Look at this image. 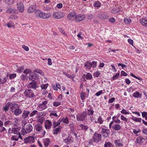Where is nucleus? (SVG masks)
I'll use <instances>...</instances> for the list:
<instances>
[{"label": "nucleus", "instance_id": "69168bd1", "mask_svg": "<svg viewBox=\"0 0 147 147\" xmlns=\"http://www.w3.org/2000/svg\"><path fill=\"white\" fill-rule=\"evenodd\" d=\"M22 48L26 51H28L29 50V48L27 46L23 45H22Z\"/></svg>", "mask_w": 147, "mask_h": 147}, {"label": "nucleus", "instance_id": "412c9836", "mask_svg": "<svg viewBox=\"0 0 147 147\" xmlns=\"http://www.w3.org/2000/svg\"><path fill=\"white\" fill-rule=\"evenodd\" d=\"M43 141L45 147H48L50 142L49 139L48 138L45 139Z\"/></svg>", "mask_w": 147, "mask_h": 147}, {"label": "nucleus", "instance_id": "13d9d810", "mask_svg": "<svg viewBox=\"0 0 147 147\" xmlns=\"http://www.w3.org/2000/svg\"><path fill=\"white\" fill-rule=\"evenodd\" d=\"M44 120V117H42L39 118L38 120V122L40 123V124H41L42 123Z\"/></svg>", "mask_w": 147, "mask_h": 147}, {"label": "nucleus", "instance_id": "a878e982", "mask_svg": "<svg viewBox=\"0 0 147 147\" xmlns=\"http://www.w3.org/2000/svg\"><path fill=\"white\" fill-rule=\"evenodd\" d=\"M17 6L18 9H24V5L22 2L18 3L17 4Z\"/></svg>", "mask_w": 147, "mask_h": 147}, {"label": "nucleus", "instance_id": "c756f323", "mask_svg": "<svg viewBox=\"0 0 147 147\" xmlns=\"http://www.w3.org/2000/svg\"><path fill=\"white\" fill-rule=\"evenodd\" d=\"M84 66L86 67V68L87 69H90L91 67V63L90 61H87L84 63Z\"/></svg>", "mask_w": 147, "mask_h": 147}, {"label": "nucleus", "instance_id": "8fccbe9b", "mask_svg": "<svg viewBox=\"0 0 147 147\" xmlns=\"http://www.w3.org/2000/svg\"><path fill=\"white\" fill-rule=\"evenodd\" d=\"M61 105V102H54L53 103V105L55 107H57Z\"/></svg>", "mask_w": 147, "mask_h": 147}, {"label": "nucleus", "instance_id": "58836bf2", "mask_svg": "<svg viewBox=\"0 0 147 147\" xmlns=\"http://www.w3.org/2000/svg\"><path fill=\"white\" fill-rule=\"evenodd\" d=\"M91 63V67L93 68H96V66L97 62L96 61H93Z\"/></svg>", "mask_w": 147, "mask_h": 147}, {"label": "nucleus", "instance_id": "4be33fe9", "mask_svg": "<svg viewBox=\"0 0 147 147\" xmlns=\"http://www.w3.org/2000/svg\"><path fill=\"white\" fill-rule=\"evenodd\" d=\"M20 129L19 127L17 128H12L11 131L12 133H13L15 134H19V131H20Z\"/></svg>", "mask_w": 147, "mask_h": 147}, {"label": "nucleus", "instance_id": "052dcab7", "mask_svg": "<svg viewBox=\"0 0 147 147\" xmlns=\"http://www.w3.org/2000/svg\"><path fill=\"white\" fill-rule=\"evenodd\" d=\"M120 75V73H118L116 74L113 76V80H114L116 79V78H117Z\"/></svg>", "mask_w": 147, "mask_h": 147}, {"label": "nucleus", "instance_id": "5701e85b", "mask_svg": "<svg viewBox=\"0 0 147 147\" xmlns=\"http://www.w3.org/2000/svg\"><path fill=\"white\" fill-rule=\"evenodd\" d=\"M133 96L135 98H141L142 94L137 91H136L132 94Z\"/></svg>", "mask_w": 147, "mask_h": 147}, {"label": "nucleus", "instance_id": "b1692460", "mask_svg": "<svg viewBox=\"0 0 147 147\" xmlns=\"http://www.w3.org/2000/svg\"><path fill=\"white\" fill-rule=\"evenodd\" d=\"M112 128L113 130L115 131H118L121 128V127L118 124H115L112 126Z\"/></svg>", "mask_w": 147, "mask_h": 147}, {"label": "nucleus", "instance_id": "aec40b11", "mask_svg": "<svg viewBox=\"0 0 147 147\" xmlns=\"http://www.w3.org/2000/svg\"><path fill=\"white\" fill-rule=\"evenodd\" d=\"M26 129L27 132L30 133L32 130L33 127L31 124H29L26 125Z\"/></svg>", "mask_w": 147, "mask_h": 147}, {"label": "nucleus", "instance_id": "09e8293b", "mask_svg": "<svg viewBox=\"0 0 147 147\" xmlns=\"http://www.w3.org/2000/svg\"><path fill=\"white\" fill-rule=\"evenodd\" d=\"M48 86V84H42L41 85V87L42 89H45L47 88Z\"/></svg>", "mask_w": 147, "mask_h": 147}, {"label": "nucleus", "instance_id": "9d476101", "mask_svg": "<svg viewBox=\"0 0 147 147\" xmlns=\"http://www.w3.org/2000/svg\"><path fill=\"white\" fill-rule=\"evenodd\" d=\"M110 131L109 129L102 128L101 133L104 136L107 137L108 135L110 134Z\"/></svg>", "mask_w": 147, "mask_h": 147}, {"label": "nucleus", "instance_id": "393cba45", "mask_svg": "<svg viewBox=\"0 0 147 147\" xmlns=\"http://www.w3.org/2000/svg\"><path fill=\"white\" fill-rule=\"evenodd\" d=\"M42 128V127L40 124L38 123L35 125V129L37 131L39 132L40 131Z\"/></svg>", "mask_w": 147, "mask_h": 147}, {"label": "nucleus", "instance_id": "6e6d98bb", "mask_svg": "<svg viewBox=\"0 0 147 147\" xmlns=\"http://www.w3.org/2000/svg\"><path fill=\"white\" fill-rule=\"evenodd\" d=\"M121 119L123 121H125V122H127L128 120L123 115H121Z\"/></svg>", "mask_w": 147, "mask_h": 147}, {"label": "nucleus", "instance_id": "f257e3e1", "mask_svg": "<svg viewBox=\"0 0 147 147\" xmlns=\"http://www.w3.org/2000/svg\"><path fill=\"white\" fill-rule=\"evenodd\" d=\"M34 14L36 17H39L43 19L48 18L51 16V13H45L43 12L40 10H35Z\"/></svg>", "mask_w": 147, "mask_h": 147}, {"label": "nucleus", "instance_id": "7ed1b4c3", "mask_svg": "<svg viewBox=\"0 0 147 147\" xmlns=\"http://www.w3.org/2000/svg\"><path fill=\"white\" fill-rule=\"evenodd\" d=\"M24 94L25 96L29 98H32L35 96L33 90L31 89L26 90Z\"/></svg>", "mask_w": 147, "mask_h": 147}, {"label": "nucleus", "instance_id": "4c0bfd02", "mask_svg": "<svg viewBox=\"0 0 147 147\" xmlns=\"http://www.w3.org/2000/svg\"><path fill=\"white\" fill-rule=\"evenodd\" d=\"M132 119L134 121L136 122H141V121L142 119L141 118H137L136 117H134L132 118Z\"/></svg>", "mask_w": 147, "mask_h": 147}, {"label": "nucleus", "instance_id": "c9c22d12", "mask_svg": "<svg viewBox=\"0 0 147 147\" xmlns=\"http://www.w3.org/2000/svg\"><path fill=\"white\" fill-rule=\"evenodd\" d=\"M60 124V123L59 122H55V121L53 122V127L55 128L59 126Z\"/></svg>", "mask_w": 147, "mask_h": 147}, {"label": "nucleus", "instance_id": "9b49d317", "mask_svg": "<svg viewBox=\"0 0 147 147\" xmlns=\"http://www.w3.org/2000/svg\"><path fill=\"white\" fill-rule=\"evenodd\" d=\"M145 141V139L144 138L141 137L139 136L137 138L135 142L139 144H142Z\"/></svg>", "mask_w": 147, "mask_h": 147}, {"label": "nucleus", "instance_id": "a18cd8bd", "mask_svg": "<svg viewBox=\"0 0 147 147\" xmlns=\"http://www.w3.org/2000/svg\"><path fill=\"white\" fill-rule=\"evenodd\" d=\"M11 140L17 141H18V136L17 135L12 136L11 138Z\"/></svg>", "mask_w": 147, "mask_h": 147}, {"label": "nucleus", "instance_id": "4d7b16f0", "mask_svg": "<svg viewBox=\"0 0 147 147\" xmlns=\"http://www.w3.org/2000/svg\"><path fill=\"white\" fill-rule=\"evenodd\" d=\"M7 26L9 28H11L12 26H13V23L11 22L10 21L9 22L7 23Z\"/></svg>", "mask_w": 147, "mask_h": 147}, {"label": "nucleus", "instance_id": "cd10ccee", "mask_svg": "<svg viewBox=\"0 0 147 147\" xmlns=\"http://www.w3.org/2000/svg\"><path fill=\"white\" fill-rule=\"evenodd\" d=\"M11 105V103L9 102H8L5 104V106L3 107V109L5 112L9 110V106Z\"/></svg>", "mask_w": 147, "mask_h": 147}, {"label": "nucleus", "instance_id": "5fc2aeb1", "mask_svg": "<svg viewBox=\"0 0 147 147\" xmlns=\"http://www.w3.org/2000/svg\"><path fill=\"white\" fill-rule=\"evenodd\" d=\"M31 72V70L29 69H26L24 71V73L25 74H27Z\"/></svg>", "mask_w": 147, "mask_h": 147}, {"label": "nucleus", "instance_id": "f704fd0d", "mask_svg": "<svg viewBox=\"0 0 147 147\" xmlns=\"http://www.w3.org/2000/svg\"><path fill=\"white\" fill-rule=\"evenodd\" d=\"M94 113V111L91 109H88L87 113L86 114L87 115H93Z\"/></svg>", "mask_w": 147, "mask_h": 147}, {"label": "nucleus", "instance_id": "e433bc0d", "mask_svg": "<svg viewBox=\"0 0 147 147\" xmlns=\"http://www.w3.org/2000/svg\"><path fill=\"white\" fill-rule=\"evenodd\" d=\"M80 126L81 127L82 129L84 130L85 131L87 130L88 128V127L87 126L84 125L82 124L80 125Z\"/></svg>", "mask_w": 147, "mask_h": 147}, {"label": "nucleus", "instance_id": "864d4df0", "mask_svg": "<svg viewBox=\"0 0 147 147\" xmlns=\"http://www.w3.org/2000/svg\"><path fill=\"white\" fill-rule=\"evenodd\" d=\"M33 71L34 72H36L40 74H42V73H43L41 70L38 69H36L35 70H34Z\"/></svg>", "mask_w": 147, "mask_h": 147}, {"label": "nucleus", "instance_id": "79ce46f5", "mask_svg": "<svg viewBox=\"0 0 147 147\" xmlns=\"http://www.w3.org/2000/svg\"><path fill=\"white\" fill-rule=\"evenodd\" d=\"M98 123H99L100 124H102L103 121L102 120V117L101 116H99L98 119Z\"/></svg>", "mask_w": 147, "mask_h": 147}, {"label": "nucleus", "instance_id": "f03ea898", "mask_svg": "<svg viewBox=\"0 0 147 147\" xmlns=\"http://www.w3.org/2000/svg\"><path fill=\"white\" fill-rule=\"evenodd\" d=\"M87 114L86 112H83L81 114H78L76 116L77 120L78 121H83L87 120Z\"/></svg>", "mask_w": 147, "mask_h": 147}, {"label": "nucleus", "instance_id": "72a5a7b5", "mask_svg": "<svg viewBox=\"0 0 147 147\" xmlns=\"http://www.w3.org/2000/svg\"><path fill=\"white\" fill-rule=\"evenodd\" d=\"M104 147H114V146L111 142H108L105 143Z\"/></svg>", "mask_w": 147, "mask_h": 147}, {"label": "nucleus", "instance_id": "a19ab883", "mask_svg": "<svg viewBox=\"0 0 147 147\" xmlns=\"http://www.w3.org/2000/svg\"><path fill=\"white\" fill-rule=\"evenodd\" d=\"M7 80V78L6 77L1 78L0 84H3L5 83Z\"/></svg>", "mask_w": 147, "mask_h": 147}, {"label": "nucleus", "instance_id": "680f3d73", "mask_svg": "<svg viewBox=\"0 0 147 147\" xmlns=\"http://www.w3.org/2000/svg\"><path fill=\"white\" fill-rule=\"evenodd\" d=\"M60 31L61 33L63 34L65 36H67L66 33L65 32L64 30L63 29H60Z\"/></svg>", "mask_w": 147, "mask_h": 147}, {"label": "nucleus", "instance_id": "7c9ffc66", "mask_svg": "<svg viewBox=\"0 0 147 147\" xmlns=\"http://www.w3.org/2000/svg\"><path fill=\"white\" fill-rule=\"evenodd\" d=\"M101 5L100 3L98 1H96L93 4V6L95 7H100Z\"/></svg>", "mask_w": 147, "mask_h": 147}, {"label": "nucleus", "instance_id": "bf43d9fd", "mask_svg": "<svg viewBox=\"0 0 147 147\" xmlns=\"http://www.w3.org/2000/svg\"><path fill=\"white\" fill-rule=\"evenodd\" d=\"M23 69H24L23 67H18V69L17 70V71L19 73H20L23 71Z\"/></svg>", "mask_w": 147, "mask_h": 147}, {"label": "nucleus", "instance_id": "0e129e2a", "mask_svg": "<svg viewBox=\"0 0 147 147\" xmlns=\"http://www.w3.org/2000/svg\"><path fill=\"white\" fill-rule=\"evenodd\" d=\"M121 76H126L127 75V74L123 71H121Z\"/></svg>", "mask_w": 147, "mask_h": 147}, {"label": "nucleus", "instance_id": "603ef678", "mask_svg": "<svg viewBox=\"0 0 147 147\" xmlns=\"http://www.w3.org/2000/svg\"><path fill=\"white\" fill-rule=\"evenodd\" d=\"M16 76V74H13L10 75L9 76V79H13L15 78Z\"/></svg>", "mask_w": 147, "mask_h": 147}, {"label": "nucleus", "instance_id": "c85d7f7f", "mask_svg": "<svg viewBox=\"0 0 147 147\" xmlns=\"http://www.w3.org/2000/svg\"><path fill=\"white\" fill-rule=\"evenodd\" d=\"M140 22L143 26H147V21L144 19H140Z\"/></svg>", "mask_w": 147, "mask_h": 147}, {"label": "nucleus", "instance_id": "de8ad7c7", "mask_svg": "<svg viewBox=\"0 0 147 147\" xmlns=\"http://www.w3.org/2000/svg\"><path fill=\"white\" fill-rule=\"evenodd\" d=\"M100 74L99 71H97L94 73V76L96 77H98L100 75Z\"/></svg>", "mask_w": 147, "mask_h": 147}, {"label": "nucleus", "instance_id": "2f4dec72", "mask_svg": "<svg viewBox=\"0 0 147 147\" xmlns=\"http://www.w3.org/2000/svg\"><path fill=\"white\" fill-rule=\"evenodd\" d=\"M86 78L87 80H91L92 78V75L89 73L86 74Z\"/></svg>", "mask_w": 147, "mask_h": 147}, {"label": "nucleus", "instance_id": "338daca9", "mask_svg": "<svg viewBox=\"0 0 147 147\" xmlns=\"http://www.w3.org/2000/svg\"><path fill=\"white\" fill-rule=\"evenodd\" d=\"M115 100V98H112L110 99L108 101L109 103H110L113 102Z\"/></svg>", "mask_w": 147, "mask_h": 147}, {"label": "nucleus", "instance_id": "e2e57ef3", "mask_svg": "<svg viewBox=\"0 0 147 147\" xmlns=\"http://www.w3.org/2000/svg\"><path fill=\"white\" fill-rule=\"evenodd\" d=\"M121 113L125 115H127L129 114V113L127 112V111L125 109H123L121 111Z\"/></svg>", "mask_w": 147, "mask_h": 147}, {"label": "nucleus", "instance_id": "423d86ee", "mask_svg": "<svg viewBox=\"0 0 147 147\" xmlns=\"http://www.w3.org/2000/svg\"><path fill=\"white\" fill-rule=\"evenodd\" d=\"M28 88H32L35 90L38 88V86L37 82L35 81H34L30 83L28 85Z\"/></svg>", "mask_w": 147, "mask_h": 147}, {"label": "nucleus", "instance_id": "49530a36", "mask_svg": "<svg viewBox=\"0 0 147 147\" xmlns=\"http://www.w3.org/2000/svg\"><path fill=\"white\" fill-rule=\"evenodd\" d=\"M124 22L126 24H129L131 22L130 19L125 18L124 20Z\"/></svg>", "mask_w": 147, "mask_h": 147}, {"label": "nucleus", "instance_id": "ddd939ff", "mask_svg": "<svg viewBox=\"0 0 147 147\" xmlns=\"http://www.w3.org/2000/svg\"><path fill=\"white\" fill-rule=\"evenodd\" d=\"M76 13L74 11H73L70 13L67 16V19L69 20H72L75 16Z\"/></svg>", "mask_w": 147, "mask_h": 147}, {"label": "nucleus", "instance_id": "c03bdc74", "mask_svg": "<svg viewBox=\"0 0 147 147\" xmlns=\"http://www.w3.org/2000/svg\"><path fill=\"white\" fill-rule=\"evenodd\" d=\"M16 10H7L6 12L7 13H16Z\"/></svg>", "mask_w": 147, "mask_h": 147}, {"label": "nucleus", "instance_id": "ea45409f", "mask_svg": "<svg viewBox=\"0 0 147 147\" xmlns=\"http://www.w3.org/2000/svg\"><path fill=\"white\" fill-rule=\"evenodd\" d=\"M69 138H70L69 137H68L67 138H66L64 140V142L67 143H68L70 142H71V140L70 139H69Z\"/></svg>", "mask_w": 147, "mask_h": 147}, {"label": "nucleus", "instance_id": "3c124183", "mask_svg": "<svg viewBox=\"0 0 147 147\" xmlns=\"http://www.w3.org/2000/svg\"><path fill=\"white\" fill-rule=\"evenodd\" d=\"M21 134L23 135H25L28 132L26 130H25L24 128H23L21 130Z\"/></svg>", "mask_w": 147, "mask_h": 147}, {"label": "nucleus", "instance_id": "f8f14e48", "mask_svg": "<svg viewBox=\"0 0 147 147\" xmlns=\"http://www.w3.org/2000/svg\"><path fill=\"white\" fill-rule=\"evenodd\" d=\"M30 112L26 110H24L22 115V118L25 119L27 118L28 115H29Z\"/></svg>", "mask_w": 147, "mask_h": 147}, {"label": "nucleus", "instance_id": "20e7f679", "mask_svg": "<svg viewBox=\"0 0 147 147\" xmlns=\"http://www.w3.org/2000/svg\"><path fill=\"white\" fill-rule=\"evenodd\" d=\"M47 102H48L47 100H45L40 104L37 107L38 110L41 111L46 109L47 108Z\"/></svg>", "mask_w": 147, "mask_h": 147}, {"label": "nucleus", "instance_id": "dca6fc26", "mask_svg": "<svg viewBox=\"0 0 147 147\" xmlns=\"http://www.w3.org/2000/svg\"><path fill=\"white\" fill-rule=\"evenodd\" d=\"M12 112L16 116H17L21 114L22 113V111L19 107L16 110H14Z\"/></svg>", "mask_w": 147, "mask_h": 147}, {"label": "nucleus", "instance_id": "bb28decb", "mask_svg": "<svg viewBox=\"0 0 147 147\" xmlns=\"http://www.w3.org/2000/svg\"><path fill=\"white\" fill-rule=\"evenodd\" d=\"M114 143L116 146L119 147L120 146H123V144L121 142V141L120 140H115L114 141Z\"/></svg>", "mask_w": 147, "mask_h": 147}, {"label": "nucleus", "instance_id": "f3484780", "mask_svg": "<svg viewBox=\"0 0 147 147\" xmlns=\"http://www.w3.org/2000/svg\"><path fill=\"white\" fill-rule=\"evenodd\" d=\"M98 17L102 20H105L109 18V16L107 14L103 13L99 14H98Z\"/></svg>", "mask_w": 147, "mask_h": 147}, {"label": "nucleus", "instance_id": "37998d69", "mask_svg": "<svg viewBox=\"0 0 147 147\" xmlns=\"http://www.w3.org/2000/svg\"><path fill=\"white\" fill-rule=\"evenodd\" d=\"M63 122L66 124L69 123V121L67 117H66L65 118H63Z\"/></svg>", "mask_w": 147, "mask_h": 147}, {"label": "nucleus", "instance_id": "0eeeda50", "mask_svg": "<svg viewBox=\"0 0 147 147\" xmlns=\"http://www.w3.org/2000/svg\"><path fill=\"white\" fill-rule=\"evenodd\" d=\"M24 140L25 143H31L34 142V138L33 136H29L28 137L25 138Z\"/></svg>", "mask_w": 147, "mask_h": 147}, {"label": "nucleus", "instance_id": "2eb2a0df", "mask_svg": "<svg viewBox=\"0 0 147 147\" xmlns=\"http://www.w3.org/2000/svg\"><path fill=\"white\" fill-rule=\"evenodd\" d=\"M45 126L46 129H49L52 126V123L49 120H47L45 123Z\"/></svg>", "mask_w": 147, "mask_h": 147}, {"label": "nucleus", "instance_id": "6ab92c4d", "mask_svg": "<svg viewBox=\"0 0 147 147\" xmlns=\"http://www.w3.org/2000/svg\"><path fill=\"white\" fill-rule=\"evenodd\" d=\"M62 128L61 126H59L58 127L55 128L53 132L54 134H57L61 132V129Z\"/></svg>", "mask_w": 147, "mask_h": 147}, {"label": "nucleus", "instance_id": "a211bd4d", "mask_svg": "<svg viewBox=\"0 0 147 147\" xmlns=\"http://www.w3.org/2000/svg\"><path fill=\"white\" fill-rule=\"evenodd\" d=\"M85 18V16L81 15H78L75 18V20L78 22L81 21Z\"/></svg>", "mask_w": 147, "mask_h": 147}, {"label": "nucleus", "instance_id": "1a4fd4ad", "mask_svg": "<svg viewBox=\"0 0 147 147\" xmlns=\"http://www.w3.org/2000/svg\"><path fill=\"white\" fill-rule=\"evenodd\" d=\"M53 17L56 19H58L63 17L64 16L61 12H55L53 13Z\"/></svg>", "mask_w": 147, "mask_h": 147}, {"label": "nucleus", "instance_id": "774afa93", "mask_svg": "<svg viewBox=\"0 0 147 147\" xmlns=\"http://www.w3.org/2000/svg\"><path fill=\"white\" fill-rule=\"evenodd\" d=\"M140 131V129H138V130H136L135 129H133V132L135 134H137Z\"/></svg>", "mask_w": 147, "mask_h": 147}, {"label": "nucleus", "instance_id": "473e14b6", "mask_svg": "<svg viewBox=\"0 0 147 147\" xmlns=\"http://www.w3.org/2000/svg\"><path fill=\"white\" fill-rule=\"evenodd\" d=\"M38 111L37 110H34L32 112L29 114V116L32 117L35 115L38 114Z\"/></svg>", "mask_w": 147, "mask_h": 147}, {"label": "nucleus", "instance_id": "6e6552de", "mask_svg": "<svg viewBox=\"0 0 147 147\" xmlns=\"http://www.w3.org/2000/svg\"><path fill=\"white\" fill-rule=\"evenodd\" d=\"M38 76L34 73H30L29 74L28 78L29 80L32 81H34V80L38 78Z\"/></svg>", "mask_w": 147, "mask_h": 147}, {"label": "nucleus", "instance_id": "39448f33", "mask_svg": "<svg viewBox=\"0 0 147 147\" xmlns=\"http://www.w3.org/2000/svg\"><path fill=\"white\" fill-rule=\"evenodd\" d=\"M101 136L100 134H98L96 132L94 134L93 139L94 142H98L100 141L101 139Z\"/></svg>", "mask_w": 147, "mask_h": 147}, {"label": "nucleus", "instance_id": "4468645a", "mask_svg": "<svg viewBox=\"0 0 147 147\" xmlns=\"http://www.w3.org/2000/svg\"><path fill=\"white\" fill-rule=\"evenodd\" d=\"M20 107V106L17 104L14 103L12 104L10 106V108L12 112L14 111V110H16Z\"/></svg>", "mask_w": 147, "mask_h": 147}]
</instances>
